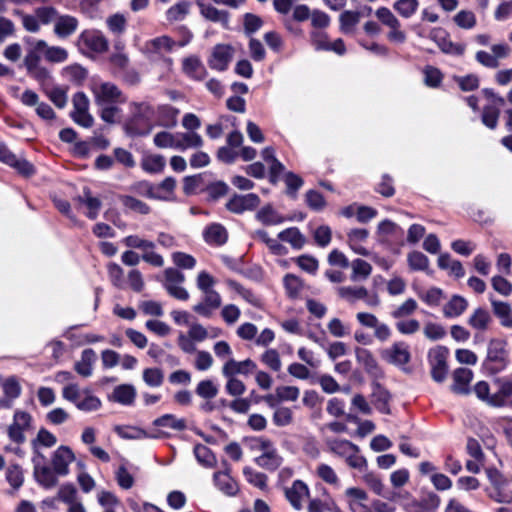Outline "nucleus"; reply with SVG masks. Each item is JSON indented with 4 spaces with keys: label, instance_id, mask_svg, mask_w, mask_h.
<instances>
[{
    "label": "nucleus",
    "instance_id": "obj_40",
    "mask_svg": "<svg viewBox=\"0 0 512 512\" xmlns=\"http://www.w3.org/2000/svg\"><path fill=\"white\" fill-rule=\"evenodd\" d=\"M494 314L501 320L505 327H512V309L510 305L502 301H491Z\"/></svg>",
    "mask_w": 512,
    "mask_h": 512
},
{
    "label": "nucleus",
    "instance_id": "obj_45",
    "mask_svg": "<svg viewBox=\"0 0 512 512\" xmlns=\"http://www.w3.org/2000/svg\"><path fill=\"white\" fill-rule=\"evenodd\" d=\"M120 201L122 205L129 211L138 213L141 215H146L150 213V207L145 202L130 196V195H124L120 197Z\"/></svg>",
    "mask_w": 512,
    "mask_h": 512
},
{
    "label": "nucleus",
    "instance_id": "obj_62",
    "mask_svg": "<svg viewBox=\"0 0 512 512\" xmlns=\"http://www.w3.org/2000/svg\"><path fill=\"white\" fill-rule=\"evenodd\" d=\"M123 243L130 248L142 249L143 253L148 249H154L155 244L152 241L141 238L138 235H129L123 239Z\"/></svg>",
    "mask_w": 512,
    "mask_h": 512
},
{
    "label": "nucleus",
    "instance_id": "obj_56",
    "mask_svg": "<svg viewBox=\"0 0 512 512\" xmlns=\"http://www.w3.org/2000/svg\"><path fill=\"white\" fill-rule=\"evenodd\" d=\"M243 474L247 482L252 484L253 486L263 490L267 486V477L265 474L258 472L251 467H245L243 469Z\"/></svg>",
    "mask_w": 512,
    "mask_h": 512
},
{
    "label": "nucleus",
    "instance_id": "obj_43",
    "mask_svg": "<svg viewBox=\"0 0 512 512\" xmlns=\"http://www.w3.org/2000/svg\"><path fill=\"white\" fill-rule=\"evenodd\" d=\"M57 443V438L54 434L48 431L45 428H41L36 438L32 441V446L34 450V455H37L39 452V447L51 448Z\"/></svg>",
    "mask_w": 512,
    "mask_h": 512
},
{
    "label": "nucleus",
    "instance_id": "obj_22",
    "mask_svg": "<svg viewBox=\"0 0 512 512\" xmlns=\"http://www.w3.org/2000/svg\"><path fill=\"white\" fill-rule=\"evenodd\" d=\"M473 378V372L468 368H457L453 372V384L451 389L454 393L467 395L470 392V382Z\"/></svg>",
    "mask_w": 512,
    "mask_h": 512
},
{
    "label": "nucleus",
    "instance_id": "obj_57",
    "mask_svg": "<svg viewBox=\"0 0 512 512\" xmlns=\"http://www.w3.org/2000/svg\"><path fill=\"white\" fill-rule=\"evenodd\" d=\"M47 97L59 109L67 105L68 97L67 90L63 87L56 86L46 91Z\"/></svg>",
    "mask_w": 512,
    "mask_h": 512
},
{
    "label": "nucleus",
    "instance_id": "obj_8",
    "mask_svg": "<svg viewBox=\"0 0 512 512\" xmlns=\"http://www.w3.org/2000/svg\"><path fill=\"white\" fill-rule=\"evenodd\" d=\"M32 416L25 411L17 410L14 413L13 422L8 427V436L15 443H23L26 440L25 432L31 428Z\"/></svg>",
    "mask_w": 512,
    "mask_h": 512
},
{
    "label": "nucleus",
    "instance_id": "obj_11",
    "mask_svg": "<svg viewBox=\"0 0 512 512\" xmlns=\"http://www.w3.org/2000/svg\"><path fill=\"white\" fill-rule=\"evenodd\" d=\"M492 53L478 51L475 55L476 60L483 66L491 69L499 67V60L506 58L510 54V47L507 44H495L491 47Z\"/></svg>",
    "mask_w": 512,
    "mask_h": 512
},
{
    "label": "nucleus",
    "instance_id": "obj_59",
    "mask_svg": "<svg viewBox=\"0 0 512 512\" xmlns=\"http://www.w3.org/2000/svg\"><path fill=\"white\" fill-rule=\"evenodd\" d=\"M330 449L341 456H346L348 465L352 466V457L349 455L352 444L349 441L335 439L329 442Z\"/></svg>",
    "mask_w": 512,
    "mask_h": 512
},
{
    "label": "nucleus",
    "instance_id": "obj_5",
    "mask_svg": "<svg viewBox=\"0 0 512 512\" xmlns=\"http://www.w3.org/2000/svg\"><path fill=\"white\" fill-rule=\"evenodd\" d=\"M486 473L491 483V488L488 490L489 497L498 503L511 502L512 495L506 489L507 480L505 477L497 469L494 468L487 469Z\"/></svg>",
    "mask_w": 512,
    "mask_h": 512
},
{
    "label": "nucleus",
    "instance_id": "obj_10",
    "mask_svg": "<svg viewBox=\"0 0 512 512\" xmlns=\"http://www.w3.org/2000/svg\"><path fill=\"white\" fill-rule=\"evenodd\" d=\"M20 101L25 106L35 107L36 114L45 121H52L56 117L52 107L45 102H41L38 94L30 89L21 94Z\"/></svg>",
    "mask_w": 512,
    "mask_h": 512
},
{
    "label": "nucleus",
    "instance_id": "obj_44",
    "mask_svg": "<svg viewBox=\"0 0 512 512\" xmlns=\"http://www.w3.org/2000/svg\"><path fill=\"white\" fill-rule=\"evenodd\" d=\"M75 406L81 411L91 412L96 411L101 407V401L89 390H84L82 396L75 404Z\"/></svg>",
    "mask_w": 512,
    "mask_h": 512
},
{
    "label": "nucleus",
    "instance_id": "obj_54",
    "mask_svg": "<svg viewBox=\"0 0 512 512\" xmlns=\"http://www.w3.org/2000/svg\"><path fill=\"white\" fill-rule=\"evenodd\" d=\"M194 454L197 461L205 467H213L216 463L212 451L203 444H198L194 447Z\"/></svg>",
    "mask_w": 512,
    "mask_h": 512
},
{
    "label": "nucleus",
    "instance_id": "obj_1",
    "mask_svg": "<svg viewBox=\"0 0 512 512\" xmlns=\"http://www.w3.org/2000/svg\"><path fill=\"white\" fill-rule=\"evenodd\" d=\"M133 118L126 124L127 133L131 136H146L154 128L151 117L156 116V125L164 128H174L180 111L168 104L159 105L154 109L147 103H135Z\"/></svg>",
    "mask_w": 512,
    "mask_h": 512
},
{
    "label": "nucleus",
    "instance_id": "obj_12",
    "mask_svg": "<svg viewBox=\"0 0 512 512\" xmlns=\"http://www.w3.org/2000/svg\"><path fill=\"white\" fill-rule=\"evenodd\" d=\"M232 58V47L225 44H218L213 48L211 55L208 59V64L211 69L224 71L227 69Z\"/></svg>",
    "mask_w": 512,
    "mask_h": 512
},
{
    "label": "nucleus",
    "instance_id": "obj_58",
    "mask_svg": "<svg viewBox=\"0 0 512 512\" xmlns=\"http://www.w3.org/2000/svg\"><path fill=\"white\" fill-rule=\"evenodd\" d=\"M261 361L269 369L278 372L282 368L280 355L276 349H268L261 355Z\"/></svg>",
    "mask_w": 512,
    "mask_h": 512
},
{
    "label": "nucleus",
    "instance_id": "obj_6",
    "mask_svg": "<svg viewBox=\"0 0 512 512\" xmlns=\"http://www.w3.org/2000/svg\"><path fill=\"white\" fill-rule=\"evenodd\" d=\"M449 351L444 346H437L429 352V363L431 366V376L436 382H442L446 378L448 366L447 358Z\"/></svg>",
    "mask_w": 512,
    "mask_h": 512
},
{
    "label": "nucleus",
    "instance_id": "obj_9",
    "mask_svg": "<svg viewBox=\"0 0 512 512\" xmlns=\"http://www.w3.org/2000/svg\"><path fill=\"white\" fill-rule=\"evenodd\" d=\"M78 45L94 53H104L109 47L108 40L98 30L83 31L78 37Z\"/></svg>",
    "mask_w": 512,
    "mask_h": 512
},
{
    "label": "nucleus",
    "instance_id": "obj_46",
    "mask_svg": "<svg viewBox=\"0 0 512 512\" xmlns=\"http://www.w3.org/2000/svg\"><path fill=\"white\" fill-rule=\"evenodd\" d=\"M176 187V181L172 177L165 178L161 183L154 185V194L161 197H154L156 200H170Z\"/></svg>",
    "mask_w": 512,
    "mask_h": 512
},
{
    "label": "nucleus",
    "instance_id": "obj_53",
    "mask_svg": "<svg viewBox=\"0 0 512 512\" xmlns=\"http://www.w3.org/2000/svg\"><path fill=\"white\" fill-rule=\"evenodd\" d=\"M453 22L461 29H472L477 20L475 14L470 10H461L454 17Z\"/></svg>",
    "mask_w": 512,
    "mask_h": 512
},
{
    "label": "nucleus",
    "instance_id": "obj_18",
    "mask_svg": "<svg viewBox=\"0 0 512 512\" xmlns=\"http://www.w3.org/2000/svg\"><path fill=\"white\" fill-rule=\"evenodd\" d=\"M382 357L393 365H405L410 361L408 346L402 342L394 343L382 352Z\"/></svg>",
    "mask_w": 512,
    "mask_h": 512
},
{
    "label": "nucleus",
    "instance_id": "obj_33",
    "mask_svg": "<svg viewBox=\"0 0 512 512\" xmlns=\"http://www.w3.org/2000/svg\"><path fill=\"white\" fill-rule=\"evenodd\" d=\"M5 479L11 487V494L18 491L24 483V474L20 465L11 464L5 470Z\"/></svg>",
    "mask_w": 512,
    "mask_h": 512
},
{
    "label": "nucleus",
    "instance_id": "obj_49",
    "mask_svg": "<svg viewBox=\"0 0 512 512\" xmlns=\"http://www.w3.org/2000/svg\"><path fill=\"white\" fill-rule=\"evenodd\" d=\"M79 200L88 209L86 215L90 219H95L99 213L100 208H101V201L98 198L93 197L91 195L90 191L86 190V189L83 192V196H81L79 198Z\"/></svg>",
    "mask_w": 512,
    "mask_h": 512
},
{
    "label": "nucleus",
    "instance_id": "obj_21",
    "mask_svg": "<svg viewBox=\"0 0 512 512\" xmlns=\"http://www.w3.org/2000/svg\"><path fill=\"white\" fill-rule=\"evenodd\" d=\"M0 161L7 164L24 175L34 172L33 166L26 160H20L5 145L0 144Z\"/></svg>",
    "mask_w": 512,
    "mask_h": 512
},
{
    "label": "nucleus",
    "instance_id": "obj_61",
    "mask_svg": "<svg viewBox=\"0 0 512 512\" xmlns=\"http://www.w3.org/2000/svg\"><path fill=\"white\" fill-rule=\"evenodd\" d=\"M35 14L40 24L48 25L50 23L55 24V21L59 15V12L51 6L39 7L35 10Z\"/></svg>",
    "mask_w": 512,
    "mask_h": 512
},
{
    "label": "nucleus",
    "instance_id": "obj_51",
    "mask_svg": "<svg viewBox=\"0 0 512 512\" xmlns=\"http://www.w3.org/2000/svg\"><path fill=\"white\" fill-rule=\"evenodd\" d=\"M356 357L360 364H362L365 368V370L376 376L378 373V367L376 360L372 356V354L366 350V349H357L356 350Z\"/></svg>",
    "mask_w": 512,
    "mask_h": 512
},
{
    "label": "nucleus",
    "instance_id": "obj_36",
    "mask_svg": "<svg viewBox=\"0 0 512 512\" xmlns=\"http://www.w3.org/2000/svg\"><path fill=\"white\" fill-rule=\"evenodd\" d=\"M116 432L120 437L125 439L164 438L167 436V434L162 431H157L154 434H149L146 431L136 427H130L127 429L117 427Z\"/></svg>",
    "mask_w": 512,
    "mask_h": 512
},
{
    "label": "nucleus",
    "instance_id": "obj_3",
    "mask_svg": "<svg viewBox=\"0 0 512 512\" xmlns=\"http://www.w3.org/2000/svg\"><path fill=\"white\" fill-rule=\"evenodd\" d=\"M91 92L98 106L122 103L125 101L120 89L111 82L95 81L91 85Z\"/></svg>",
    "mask_w": 512,
    "mask_h": 512
},
{
    "label": "nucleus",
    "instance_id": "obj_50",
    "mask_svg": "<svg viewBox=\"0 0 512 512\" xmlns=\"http://www.w3.org/2000/svg\"><path fill=\"white\" fill-rule=\"evenodd\" d=\"M418 0H397L393 4V9L403 18H410L417 11Z\"/></svg>",
    "mask_w": 512,
    "mask_h": 512
},
{
    "label": "nucleus",
    "instance_id": "obj_28",
    "mask_svg": "<svg viewBox=\"0 0 512 512\" xmlns=\"http://www.w3.org/2000/svg\"><path fill=\"white\" fill-rule=\"evenodd\" d=\"M176 45L171 37L163 35L147 41L145 49L149 53L165 54L171 52Z\"/></svg>",
    "mask_w": 512,
    "mask_h": 512
},
{
    "label": "nucleus",
    "instance_id": "obj_38",
    "mask_svg": "<svg viewBox=\"0 0 512 512\" xmlns=\"http://www.w3.org/2000/svg\"><path fill=\"white\" fill-rule=\"evenodd\" d=\"M165 165V158L159 154H147L141 160L142 169L148 173H160Z\"/></svg>",
    "mask_w": 512,
    "mask_h": 512
},
{
    "label": "nucleus",
    "instance_id": "obj_52",
    "mask_svg": "<svg viewBox=\"0 0 512 512\" xmlns=\"http://www.w3.org/2000/svg\"><path fill=\"white\" fill-rule=\"evenodd\" d=\"M407 261L409 268L413 271H427L429 267V259L426 255L419 251H413L408 254Z\"/></svg>",
    "mask_w": 512,
    "mask_h": 512
},
{
    "label": "nucleus",
    "instance_id": "obj_26",
    "mask_svg": "<svg viewBox=\"0 0 512 512\" xmlns=\"http://www.w3.org/2000/svg\"><path fill=\"white\" fill-rule=\"evenodd\" d=\"M197 6L200 9V14L207 20L212 22H219L224 26L228 25V13L223 10H219L211 4H206L203 0H197Z\"/></svg>",
    "mask_w": 512,
    "mask_h": 512
},
{
    "label": "nucleus",
    "instance_id": "obj_39",
    "mask_svg": "<svg viewBox=\"0 0 512 512\" xmlns=\"http://www.w3.org/2000/svg\"><path fill=\"white\" fill-rule=\"evenodd\" d=\"M153 425L157 427H169L175 431H183L187 427L185 419L177 418L173 414H165L156 418L153 421Z\"/></svg>",
    "mask_w": 512,
    "mask_h": 512
},
{
    "label": "nucleus",
    "instance_id": "obj_19",
    "mask_svg": "<svg viewBox=\"0 0 512 512\" xmlns=\"http://www.w3.org/2000/svg\"><path fill=\"white\" fill-rule=\"evenodd\" d=\"M35 49L43 50L44 58L51 63H63L68 59V51L60 46H49L45 40H35Z\"/></svg>",
    "mask_w": 512,
    "mask_h": 512
},
{
    "label": "nucleus",
    "instance_id": "obj_42",
    "mask_svg": "<svg viewBox=\"0 0 512 512\" xmlns=\"http://www.w3.org/2000/svg\"><path fill=\"white\" fill-rule=\"evenodd\" d=\"M191 8V3L188 1H181L173 6H171L166 11V19L170 22H179L186 18L189 14Z\"/></svg>",
    "mask_w": 512,
    "mask_h": 512
},
{
    "label": "nucleus",
    "instance_id": "obj_41",
    "mask_svg": "<svg viewBox=\"0 0 512 512\" xmlns=\"http://www.w3.org/2000/svg\"><path fill=\"white\" fill-rule=\"evenodd\" d=\"M256 217L262 224L267 226L279 225L285 220L284 217L271 206L261 208L257 212Z\"/></svg>",
    "mask_w": 512,
    "mask_h": 512
},
{
    "label": "nucleus",
    "instance_id": "obj_55",
    "mask_svg": "<svg viewBox=\"0 0 512 512\" xmlns=\"http://www.w3.org/2000/svg\"><path fill=\"white\" fill-rule=\"evenodd\" d=\"M143 381L150 387H160L164 381V373L160 368H146L142 373Z\"/></svg>",
    "mask_w": 512,
    "mask_h": 512
},
{
    "label": "nucleus",
    "instance_id": "obj_35",
    "mask_svg": "<svg viewBox=\"0 0 512 512\" xmlns=\"http://www.w3.org/2000/svg\"><path fill=\"white\" fill-rule=\"evenodd\" d=\"M136 396V390L132 385L122 384L114 388L112 400L122 405H131Z\"/></svg>",
    "mask_w": 512,
    "mask_h": 512
},
{
    "label": "nucleus",
    "instance_id": "obj_27",
    "mask_svg": "<svg viewBox=\"0 0 512 512\" xmlns=\"http://www.w3.org/2000/svg\"><path fill=\"white\" fill-rule=\"evenodd\" d=\"M494 383L497 386V391L492 399L493 407H503L507 404V399L512 397V381L496 378Z\"/></svg>",
    "mask_w": 512,
    "mask_h": 512
},
{
    "label": "nucleus",
    "instance_id": "obj_7",
    "mask_svg": "<svg viewBox=\"0 0 512 512\" xmlns=\"http://www.w3.org/2000/svg\"><path fill=\"white\" fill-rule=\"evenodd\" d=\"M45 458L41 453H37L32 458L33 475L36 482L46 489H50L57 484V477L54 469L45 465Z\"/></svg>",
    "mask_w": 512,
    "mask_h": 512
},
{
    "label": "nucleus",
    "instance_id": "obj_16",
    "mask_svg": "<svg viewBox=\"0 0 512 512\" xmlns=\"http://www.w3.org/2000/svg\"><path fill=\"white\" fill-rule=\"evenodd\" d=\"M257 365L251 359H245L243 361H236L235 359H228L223 367L222 374L224 377H235V375H248L254 372Z\"/></svg>",
    "mask_w": 512,
    "mask_h": 512
},
{
    "label": "nucleus",
    "instance_id": "obj_14",
    "mask_svg": "<svg viewBox=\"0 0 512 512\" xmlns=\"http://www.w3.org/2000/svg\"><path fill=\"white\" fill-rule=\"evenodd\" d=\"M75 455L67 446L58 447L52 456V466L54 472L60 476H65L69 472V465L74 461Z\"/></svg>",
    "mask_w": 512,
    "mask_h": 512
},
{
    "label": "nucleus",
    "instance_id": "obj_64",
    "mask_svg": "<svg viewBox=\"0 0 512 512\" xmlns=\"http://www.w3.org/2000/svg\"><path fill=\"white\" fill-rule=\"evenodd\" d=\"M293 421L292 410L288 407H279L273 415V422L276 426L283 427L290 425Z\"/></svg>",
    "mask_w": 512,
    "mask_h": 512
},
{
    "label": "nucleus",
    "instance_id": "obj_34",
    "mask_svg": "<svg viewBox=\"0 0 512 512\" xmlns=\"http://www.w3.org/2000/svg\"><path fill=\"white\" fill-rule=\"evenodd\" d=\"M491 322L492 318L490 313L483 308L475 309L468 319V324L478 331H486Z\"/></svg>",
    "mask_w": 512,
    "mask_h": 512
},
{
    "label": "nucleus",
    "instance_id": "obj_17",
    "mask_svg": "<svg viewBox=\"0 0 512 512\" xmlns=\"http://www.w3.org/2000/svg\"><path fill=\"white\" fill-rule=\"evenodd\" d=\"M260 203L259 197L254 193L246 195H235L226 204L229 211L234 213H242L257 207Z\"/></svg>",
    "mask_w": 512,
    "mask_h": 512
},
{
    "label": "nucleus",
    "instance_id": "obj_13",
    "mask_svg": "<svg viewBox=\"0 0 512 512\" xmlns=\"http://www.w3.org/2000/svg\"><path fill=\"white\" fill-rule=\"evenodd\" d=\"M79 27V20L70 14L58 15L53 25V33L59 39H67L71 37Z\"/></svg>",
    "mask_w": 512,
    "mask_h": 512
},
{
    "label": "nucleus",
    "instance_id": "obj_2",
    "mask_svg": "<svg viewBox=\"0 0 512 512\" xmlns=\"http://www.w3.org/2000/svg\"><path fill=\"white\" fill-rule=\"evenodd\" d=\"M251 448L253 451L259 453L255 458V463L259 467L269 471H275L282 464L283 458L271 440L265 437L254 438Z\"/></svg>",
    "mask_w": 512,
    "mask_h": 512
},
{
    "label": "nucleus",
    "instance_id": "obj_25",
    "mask_svg": "<svg viewBox=\"0 0 512 512\" xmlns=\"http://www.w3.org/2000/svg\"><path fill=\"white\" fill-rule=\"evenodd\" d=\"M96 361V353L93 349H85L81 353L80 359L75 362L74 369L78 375L87 378L93 373V365Z\"/></svg>",
    "mask_w": 512,
    "mask_h": 512
},
{
    "label": "nucleus",
    "instance_id": "obj_29",
    "mask_svg": "<svg viewBox=\"0 0 512 512\" xmlns=\"http://www.w3.org/2000/svg\"><path fill=\"white\" fill-rule=\"evenodd\" d=\"M487 358L489 361L505 367L508 358L506 343L502 340H491L488 347Z\"/></svg>",
    "mask_w": 512,
    "mask_h": 512
},
{
    "label": "nucleus",
    "instance_id": "obj_60",
    "mask_svg": "<svg viewBox=\"0 0 512 512\" xmlns=\"http://www.w3.org/2000/svg\"><path fill=\"white\" fill-rule=\"evenodd\" d=\"M196 394L204 399H213L218 394V388L212 380H202L196 387Z\"/></svg>",
    "mask_w": 512,
    "mask_h": 512
},
{
    "label": "nucleus",
    "instance_id": "obj_24",
    "mask_svg": "<svg viewBox=\"0 0 512 512\" xmlns=\"http://www.w3.org/2000/svg\"><path fill=\"white\" fill-rule=\"evenodd\" d=\"M285 494L291 505L296 509H300L308 497L309 490L304 482L297 480L291 487L286 489Z\"/></svg>",
    "mask_w": 512,
    "mask_h": 512
},
{
    "label": "nucleus",
    "instance_id": "obj_63",
    "mask_svg": "<svg viewBox=\"0 0 512 512\" xmlns=\"http://www.w3.org/2000/svg\"><path fill=\"white\" fill-rule=\"evenodd\" d=\"M283 281L288 296L291 298L297 297L302 289L301 280L293 274H287Z\"/></svg>",
    "mask_w": 512,
    "mask_h": 512
},
{
    "label": "nucleus",
    "instance_id": "obj_20",
    "mask_svg": "<svg viewBox=\"0 0 512 512\" xmlns=\"http://www.w3.org/2000/svg\"><path fill=\"white\" fill-rule=\"evenodd\" d=\"M203 238L210 246H222L228 240V232L223 225L211 223L203 230Z\"/></svg>",
    "mask_w": 512,
    "mask_h": 512
},
{
    "label": "nucleus",
    "instance_id": "obj_37",
    "mask_svg": "<svg viewBox=\"0 0 512 512\" xmlns=\"http://www.w3.org/2000/svg\"><path fill=\"white\" fill-rule=\"evenodd\" d=\"M468 302L461 296H453L443 307L445 317L453 318L460 316L467 308Z\"/></svg>",
    "mask_w": 512,
    "mask_h": 512
},
{
    "label": "nucleus",
    "instance_id": "obj_47",
    "mask_svg": "<svg viewBox=\"0 0 512 512\" xmlns=\"http://www.w3.org/2000/svg\"><path fill=\"white\" fill-rule=\"evenodd\" d=\"M177 133L168 131H160L154 135L153 143L160 149H176L177 150Z\"/></svg>",
    "mask_w": 512,
    "mask_h": 512
},
{
    "label": "nucleus",
    "instance_id": "obj_32",
    "mask_svg": "<svg viewBox=\"0 0 512 512\" xmlns=\"http://www.w3.org/2000/svg\"><path fill=\"white\" fill-rule=\"evenodd\" d=\"M281 241L289 243L294 249L300 250L306 243L305 236L296 227L287 228L278 234Z\"/></svg>",
    "mask_w": 512,
    "mask_h": 512
},
{
    "label": "nucleus",
    "instance_id": "obj_31",
    "mask_svg": "<svg viewBox=\"0 0 512 512\" xmlns=\"http://www.w3.org/2000/svg\"><path fill=\"white\" fill-rule=\"evenodd\" d=\"M177 150L184 151L189 148H199L203 145L202 137L194 132H177Z\"/></svg>",
    "mask_w": 512,
    "mask_h": 512
},
{
    "label": "nucleus",
    "instance_id": "obj_48",
    "mask_svg": "<svg viewBox=\"0 0 512 512\" xmlns=\"http://www.w3.org/2000/svg\"><path fill=\"white\" fill-rule=\"evenodd\" d=\"M438 266L441 269L449 270L450 274L454 275L457 278L462 277L464 275V269L462 267V264L457 260L451 259V257L448 254H441L439 256Z\"/></svg>",
    "mask_w": 512,
    "mask_h": 512
},
{
    "label": "nucleus",
    "instance_id": "obj_23",
    "mask_svg": "<svg viewBox=\"0 0 512 512\" xmlns=\"http://www.w3.org/2000/svg\"><path fill=\"white\" fill-rule=\"evenodd\" d=\"M182 70L190 78L201 81L206 78L207 70L197 56H189L182 61Z\"/></svg>",
    "mask_w": 512,
    "mask_h": 512
},
{
    "label": "nucleus",
    "instance_id": "obj_15",
    "mask_svg": "<svg viewBox=\"0 0 512 512\" xmlns=\"http://www.w3.org/2000/svg\"><path fill=\"white\" fill-rule=\"evenodd\" d=\"M222 299L216 290L207 291L203 293V301L194 305L193 310L197 314L210 318L213 311L221 306Z\"/></svg>",
    "mask_w": 512,
    "mask_h": 512
},
{
    "label": "nucleus",
    "instance_id": "obj_4",
    "mask_svg": "<svg viewBox=\"0 0 512 512\" xmlns=\"http://www.w3.org/2000/svg\"><path fill=\"white\" fill-rule=\"evenodd\" d=\"M73 110L71 111V118L73 121L84 127L90 128L94 123V118L89 112L90 101L83 92H77L72 98Z\"/></svg>",
    "mask_w": 512,
    "mask_h": 512
},
{
    "label": "nucleus",
    "instance_id": "obj_30",
    "mask_svg": "<svg viewBox=\"0 0 512 512\" xmlns=\"http://www.w3.org/2000/svg\"><path fill=\"white\" fill-rule=\"evenodd\" d=\"M214 482L217 488L227 496H235L239 491L237 482L227 472L215 473Z\"/></svg>",
    "mask_w": 512,
    "mask_h": 512
}]
</instances>
